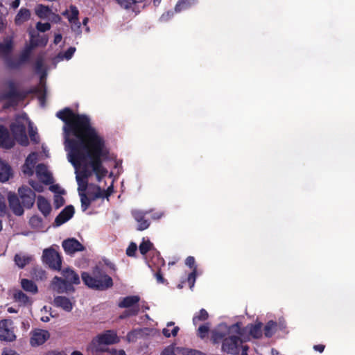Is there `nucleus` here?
Segmentation results:
<instances>
[{
  "instance_id": "f704fd0d",
  "label": "nucleus",
  "mask_w": 355,
  "mask_h": 355,
  "mask_svg": "<svg viewBox=\"0 0 355 355\" xmlns=\"http://www.w3.org/2000/svg\"><path fill=\"white\" fill-rule=\"evenodd\" d=\"M14 299L21 304H26L29 302L28 296L21 291H17L15 293Z\"/></svg>"
},
{
  "instance_id": "13d9d810",
  "label": "nucleus",
  "mask_w": 355,
  "mask_h": 355,
  "mask_svg": "<svg viewBox=\"0 0 355 355\" xmlns=\"http://www.w3.org/2000/svg\"><path fill=\"white\" fill-rule=\"evenodd\" d=\"M29 135H30V137L31 138L32 140L36 141L37 139H36V137H35V132L33 131V128H30V131H29Z\"/></svg>"
},
{
  "instance_id": "6e6552de",
  "label": "nucleus",
  "mask_w": 355,
  "mask_h": 355,
  "mask_svg": "<svg viewBox=\"0 0 355 355\" xmlns=\"http://www.w3.org/2000/svg\"><path fill=\"white\" fill-rule=\"evenodd\" d=\"M16 338L12 322L10 320L0 321V340L12 342Z\"/></svg>"
},
{
  "instance_id": "774afa93",
  "label": "nucleus",
  "mask_w": 355,
  "mask_h": 355,
  "mask_svg": "<svg viewBox=\"0 0 355 355\" xmlns=\"http://www.w3.org/2000/svg\"><path fill=\"white\" fill-rule=\"evenodd\" d=\"M54 15V20H55V21H59L61 19H60V16L56 15Z\"/></svg>"
},
{
  "instance_id": "3c124183",
  "label": "nucleus",
  "mask_w": 355,
  "mask_h": 355,
  "mask_svg": "<svg viewBox=\"0 0 355 355\" xmlns=\"http://www.w3.org/2000/svg\"><path fill=\"white\" fill-rule=\"evenodd\" d=\"M185 263L187 266L192 268L195 263V259L193 257H188L186 259Z\"/></svg>"
},
{
  "instance_id": "bf43d9fd",
  "label": "nucleus",
  "mask_w": 355,
  "mask_h": 355,
  "mask_svg": "<svg viewBox=\"0 0 355 355\" xmlns=\"http://www.w3.org/2000/svg\"><path fill=\"white\" fill-rule=\"evenodd\" d=\"M19 4H20V0H14L12 3L11 6L13 8L15 9L19 7Z\"/></svg>"
},
{
  "instance_id": "b1692460",
  "label": "nucleus",
  "mask_w": 355,
  "mask_h": 355,
  "mask_svg": "<svg viewBox=\"0 0 355 355\" xmlns=\"http://www.w3.org/2000/svg\"><path fill=\"white\" fill-rule=\"evenodd\" d=\"M12 175L10 166L0 159V181L2 182L8 181Z\"/></svg>"
},
{
  "instance_id": "680f3d73",
  "label": "nucleus",
  "mask_w": 355,
  "mask_h": 355,
  "mask_svg": "<svg viewBox=\"0 0 355 355\" xmlns=\"http://www.w3.org/2000/svg\"><path fill=\"white\" fill-rule=\"evenodd\" d=\"M271 355H283L279 351L275 349H271Z\"/></svg>"
},
{
  "instance_id": "603ef678",
  "label": "nucleus",
  "mask_w": 355,
  "mask_h": 355,
  "mask_svg": "<svg viewBox=\"0 0 355 355\" xmlns=\"http://www.w3.org/2000/svg\"><path fill=\"white\" fill-rule=\"evenodd\" d=\"M110 355H125V352L123 349H112Z\"/></svg>"
},
{
  "instance_id": "9d476101",
  "label": "nucleus",
  "mask_w": 355,
  "mask_h": 355,
  "mask_svg": "<svg viewBox=\"0 0 355 355\" xmlns=\"http://www.w3.org/2000/svg\"><path fill=\"white\" fill-rule=\"evenodd\" d=\"M139 301V297L137 295L128 296L123 298L122 300L119 303V306L122 308L131 309L125 311L123 315H121V318L136 315L139 311V307L137 305H136Z\"/></svg>"
},
{
  "instance_id": "6e6d98bb",
  "label": "nucleus",
  "mask_w": 355,
  "mask_h": 355,
  "mask_svg": "<svg viewBox=\"0 0 355 355\" xmlns=\"http://www.w3.org/2000/svg\"><path fill=\"white\" fill-rule=\"evenodd\" d=\"M62 37L60 34H56L54 38V43L55 44H59L62 41Z\"/></svg>"
},
{
  "instance_id": "a878e982",
  "label": "nucleus",
  "mask_w": 355,
  "mask_h": 355,
  "mask_svg": "<svg viewBox=\"0 0 355 355\" xmlns=\"http://www.w3.org/2000/svg\"><path fill=\"white\" fill-rule=\"evenodd\" d=\"M37 205L39 210L46 216L51 212V207L49 201L45 199L43 196H38L37 200Z\"/></svg>"
},
{
  "instance_id": "7ed1b4c3",
  "label": "nucleus",
  "mask_w": 355,
  "mask_h": 355,
  "mask_svg": "<svg viewBox=\"0 0 355 355\" xmlns=\"http://www.w3.org/2000/svg\"><path fill=\"white\" fill-rule=\"evenodd\" d=\"M82 279L88 287L98 290L107 289L113 284L112 278L98 269L94 270L92 275L83 272Z\"/></svg>"
},
{
  "instance_id": "0eeeda50",
  "label": "nucleus",
  "mask_w": 355,
  "mask_h": 355,
  "mask_svg": "<svg viewBox=\"0 0 355 355\" xmlns=\"http://www.w3.org/2000/svg\"><path fill=\"white\" fill-rule=\"evenodd\" d=\"M30 44L27 46L21 55V60H25L29 55L33 48L37 46H44L48 42L45 35H40L35 31H30Z\"/></svg>"
},
{
  "instance_id": "dca6fc26",
  "label": "nucleus",
  "mask_w": 355,
  "mask_h": 355,
  "mask_svg": "<svg viewBox=\"0 0 355 355\" xmlns=\"http://www.w3.org/2000/svg\"><path fill=\"white\" fill-rule=\"evenodd\" d=\"M74 301L64 296H58L54 299L55 306L62 309L67 312H70L73 307Z\"/></svg>"
},
{
  "instance_id": "37998d69",
  "label": "nucleus",
  "mask_w": 355,
  "mask_h": 355,
  "mask_svg": "<svg viewBox=\"0 0 355 355\" xmlns=\"http://www.w3.org/2000/svg\"><path fill=\"white\" fill-rule=\"evenodd\" d=\"M137 249V246L135 243H131L126 250L128 256H133Z\"/></svg>"
},
{
  "instance_id": "de8ad7c7",
  "label": "nucleus",
  "mask_w": 355,
  "mask_h": 355,
  "mask_svg": "<svg viewBox=\"0 0 355 355\" xmlns=\"http://www.w3.org/2000/svg\"><path fill=\"white\" fill-rule=\"evenodd\" d=\"M117 1L125 8H128L135 3V0H117Z\"/></svg>"
},
{
  "instance_id": "ea45409f",
  "label": "nucleus",
  "mask_w": 355,
  "mask_h": 355,
  "mask_svg": "<svg viewBox=\"0 0 355 355\" xmlns=\"http://www.w3.org/2000/svg\"><path fill=\"white\" fill-rule=\"evenodd\" d=\"M36 28L38 31L44 33L45 31H49L51 28V25L49 23L38 22L36 24Z\"/></svg>"
},
{
  "instance_id": "338daca9",
  "label": "nucleus",
  "mask_w": 355,
  "mask_h": 355,
  "mask_svg": "<svg viewBox=\"0 0 355 355\" xmlns=\"http://www.w3.org/2000/svg\"><path fill=\"white\" fill-rule=\"evenodd\" d=\"M71 355H83V354L78 351H74L71 353Z\"/></svg>"
},
{
  "instance_id": "09e8293b",
  "label": "nucleus",
  "mask_w": 355,
  "mask_h": 355,
  "mask_svg": "<svg viewBox=\"0 0 355 355\" xmlns=\"http://www.w3.org/2000/svg\"><path fill=\"white\" fill-rule=\"evenodd\" d=\"M174 346H168L162 353V355H175Z\"/></svg>"
},
{
  "instance_id": "39448f33",
  "label": "nucleus",
  "mask_w": 355,
  "mask_h": 355,
  "mask_svg": "<svg viewBox=\"0 0 355 355\" xmlns=\"http://www.w3.org/2000/svg\"><path fill=\"white\" fill-rule=\"evenodd\" d=\"M28 123L26 115L23 114L17 117L16 121L10 126L16 140L22 146H26L28 144L26 135V125Z\"/></svg>"
},
{
  "instance_id": "e433bc0d",
  "label": "nucleus",
  "mask_w": 355,
  "mask_h": 355,
  "mask_svg": "<svg viewBox=\"0 0 355 355\" xmlns=\"http://www.w3.org/2000/svg\"><path fill=\"white\" fill-rule=\"evenodd\" d=\"M208 318V313L205 309H201L198 314H196L193 318V322L195 325L200 321H204Z\"/></svg>"
},
{
  "instance_id": "c03bdc74",
  "label": "nucleus",
  "mask_w": 355,
  "mask_h": 355,
  "mask_svg": "<svg viewBox=\"0 0 355 355\" xmlns=\"http://www.w3.org/2000/svg\"><path fill=\"white\" fill-rule=\"evenodd\" d=\"M6 205L3 196L0 193V216L6 214Z\"/></svg>"
},
{
  "instance_id": "4d7b16f0",
  "label": "nucleus",
  "mask_w": 355,
  "mask_h": 355,
  "mask_svg": "<svg viewBox=\"0 0 355 355\" xmlns=\"http://www.w3.org/2000/svg\"><path fill=\"white\" fill-rule=\"evenodd\" d=\"M37 272L39 273V277L42 279L44 278H46V274L44 270L42 269L35 270V272Z\"/></svg>"
},
{
  "instance_id": "473e14b6",
  "label": "nucleus",
  "mask_w": 355,
  "mask_h": 355,
  "mask_svg": "<svg viewBox=\"0 0 355 355\" xmlns=\"http://www.w3.org/2000/svg\"><path fill=\"white\" fill-rule=\"evenodd\" d=\"M21 286L24 290L32 293H36L37 292V286L31 280L23 279L21 282Z\"/></svg>"
},
{
  "instance_id": "7c9ffc66",
  "label": "nucleus",
  "mask_w": 355,
  "mask_h": 355,
  "mask_svg": "<svg viewBox=\"0 0 355 355\" xmlns=\"http://www.w3.org/2000/svg\"><path fill=\"white\" fill-rule=\"evenodd\" d=\"M28 223L31 228L36 230H40L44 227L42 218L37 215L31 216L29 219Z\"/></svg>"
},
{
  "instance_id": "a19ab883",
  "label": "nucleus",
  "mask_w": 355,
  "mask_h": 355,
  "mask_svg": "<svg viewBox=\"0 0 355 355\" xmlns=\"http://www.w3.org/2000/svg\"><path fill=\"white\" fill-rule=\"evenodd\" d=\"M29 184L33 187V189L37 192H42L44 190V187L41 183L35 182L32 180L28 181Z\"/></svg>"
},
{
  "instance_id": "f3484780",
  "label": "nucleus",
  "mask_w": 355,
  "mask_h": 355,
  "mask_svg": "<svg viewBox=\"0 0 355 355\" xmlns=\"http://www.w3.org/2000/svg\"><path fill=\"white\" fill-rule=\"evenodd\" d=\"M9 205L15 215L21 216L24 214V209L21 205L17 196L13 193L8 194Z\"/></svg>"
},
{
  "instance_id": "c85d7f7f",
  "label": "nucleus",
  "mask_w": 355,
  "mask_h": 355,
  "mask_svg": "<svg viewBox=\"0 0 355 355\" xmlns=\"http://www.w3.org/2000/svg\"><path fill=\"white\" fill-rule=\"evenodd\" d=\"M33 259V257L28 254H17L15 256V262L19 268H24Z\"/></svg>"
},
{
  "instance_id": "052dcab7",
  "label": "nucleus",
  "mask_w": 355,
  "mask_h": 355,
  "mask_svg": "<svg viewBox=\"0 0 355 355\" xmlns=\"http://www.w3.org/2000/svg\"><path fill=\"white\" fill-rule=\"evenodd\" d=\"M314 349L320 352H322L324 349V346L322 345H315Z\"/></svg>"
},
{
  "instance_id": "6ab92c4d",
  "label": "nucleus",
  "mask_w": 355,
  "mask_h": 355,
  "mask_svg": "<svg viewBox=\"0 0 355 355\" xmlns=\"http://www.w3.org/2000/svg\"><path fill=\"white\" fill-rule=\"evenodd\" d=\"M6 92L4 94H0V100L7 99L9 101L8 105H12L14 103L16 98L17 92L14 83L10 82L6 85Z\"/></svg>"
},
{
  "instance_id": "aec40b11",
  "label": "nucleus",
  "mask_w": 355,
  "mask_h": 355,
  "mask_svg": "<svg viewBox=\"0 0 355 355\" xmlns=\"http://www.w3.org/2000/svg\"><path fill=\"white\" fill-rule=\"evenodd\" d=\"M62 274L64 277V282L68 286L71 284H78L80 283L79 277L73 270L66 268L62 270Z\"/></svg>"
},
{
  "instance_id": "1a4fd4ad",
  "label": "nucleus",
  "mask_w": 355,
  "mask_h": 355,
  "mask_svg": "<svg viewBox=\"0 0 355 355\" xmlns=\"http://www.w3.org/2000/svg\"><path fill=\"white\" fill-rule=\"evenodd\" d=\"M62 15L66 17L71 24V30L77 34L81 33V24L78 20L79 11L74 6H70L68 9L63 12Z\"/></svg>"
},
{
  "instance_id": "cd10ccee",
  "label": "nucleus",
  "mask_w": 355,
  "mask_h": 355,
  "mask_svg": "<svg viewBox=\"0 0 355 355\" xmlns=\"http://www.w3.org/2000/svg\"><path fill=\"white\" fill-rule=\"evenodd\" d=\"M31 17V12L26 8H21L15 17V23L18 25L22 24L28 21Z\"/></svg>"
},
{
  "instance_id": "8fccbe9b",
  "label": "nucleus",
  "mask_w": 355,
  "mask_h": 355,
  "mask_svg": "<svg viewBox=\"0 0 355 355\" xmlns=\"http://www.w3.org/2000/svg\"><path fill=\"white\" fill-rule=\"evenodd\" d=\"M1 355H19L16 351L12 349H3Z\"/></svg>"
},
{
  "instance_id": "c756f323",
  "label": "nucleus",
  "mask_w": 355,
  "mask_h": 355,
  "mask_svg": "<svg viewBox=\"0 0 355 355\" xmlns=\"http://www.w3.org/2000/svg\"><path fill=\"white\" fill-rule=\"evenodd\" d=\"M51 190L53 192L57 193L54 197V203L57 208H59L60 207L62 206L64 203V200L63 197L60 195L64 193V191L59 188L58 186H51Z\"/></svg>"
},
{
  "instance_id": "393cba45",
  "label": "nucleus",
  "mask_w": 355,
  "mask_h": 355,
  "mask_svg": "<svg viewBox=\"0 0 355 355\" xmlns=\"http://www.w3.org/2000/svg\"><path fill=\"white\" fill-rule=\"evenodd\" d=\"M14 145V141L8 137L7 130L3 126H0V146L10 148Z\"/></svg>"
},
{
  "instance_id": "5701e85b",
  "label": "nucleus",
  "mask_w": 355,
  "mask_h": 355,
  "mask_svg": "<svg viewBox=\"0 0 355 355\" xmlns=\"http://www.w3.org/2000/svg\"><path fill=\"white\" fill-rule=\"evenodd\" d=\"M261 322H257L255 324H251L247 326L244 329H241L243 334H244L245 331H248L249 335L252 338H260L262 335L261 331Z\"/></svg>"
},
{
  "instance_id": "5fc2aeb1",
  "label": "nucleus",
  "mask_w": 355,
  "mask_h": 355,
  "mask_svg": "<svg viewBox=\"0 0 355 355\" xmlns=\"http://www.w3.org/2000/svg\"><path fill=\"white\" fill-rule=\"evenodd\" d=\"M183 353L187 355H197L199 354L200 352L195 350H189V349H184Z\"/></svg>"
},
{
  "instance_id": "49530a36",
  "label": "nucleus",
  "mask_w": 355,
  "mask_h": 355,
  "mask_svg": "<svg viewBox=\"0 0 355 355\" xmlns=\"http://www.w3.org/2000/svg\"><path fill=\"white\" fill-rule=\"evenodd\" d=\"M196 268L193 269V272L189 275L188 277V282L190 284V288L192 289V288L194 286L195 281H196Z\"/></svg>"
},
{
  "instance_id": "423d86ee",
  "label": "nucleus",
  "mask_w": 355,
  "mask_h": 355,
  "mask_svg": "<svg viewBox=\"0 0 355 355\" xmlns=\"http://www.w3.org/2000/svg\"><path fill=\"white\" fill-rule=\"evenodd\" d=\"M42 261L54 270L61 268V258L58 252L53 248H46L43 250Z\"/></svg>"
},
{
  "instance_id": "0e129e2a",
  "label": "nucleus",
  "mask_w": 355,
  "mask_h": 355,
  "mask_svg": "<svg viewBox=\"0 0 355 355\" xmlns=\"http://www.w3.org/2000/svg\"><path fill=\"white\" fill-rule=\"evenodd\" d=\"M8 311L9 313H17V310H15V309L14 308H12V307H9V308L8 309Z\"/></svg>"
},
{
  "instance_id": "9b49d317",
  "label": "nucleus",
  "mask_w": 355,
  "mask_h": 355,
  "mask_svg": "<svg viewBox=\"0 0 355 355\" xmlns=\"http://www.w3.org/2000/svg\"><path fill=\"white\" fill-rule=\"evenodd\" d=\"M50 338L48 331L40 329H35L30 332V345L32 347H37L43 345Z\"/></svg>"
},
{
  "instance_id": "864d4df0",
  "label": "nucleus",
  "mask_w": 355,
  "mask_h": 355,
  "mask_svg": "<svg viewBox=\"0 0 355 355\" xmlns=\"http://www.w3.org/2000/svg\"><path fill=\"white\" fill-rule=\"evenodd\" d=\"M173 15V12L171 11H168L166 13H164L162 15L161 17V20L162 21H166L170 17H171Z\"/></svg>"
},
{
  "instance_id": "c9c22d12",
  "label": "nucleus",
  "mask_w": 355,
  "mask_h": 355,
  "mask_svg": "<svg viewBox=\"0 0 355 355\" xmlns=\"http://www.w3.org/2000/svg\"><path fill=\"white\" fill-rule=\"evenodd\" d=\"M12 48V40L11 38L5 40L3 44H0V53H7Z\"/></svg>"
},
{
  "instance_id": "a18cd8bd",
  "label": "nucleus",
  "mask_w": 355,
  "mask_h": 355,
  "mask_svg": "<svg viewBox=\"0 0 355 355\" xmlns=\"http://www.w3.org/2000/svg\"><path fill=\"white\" fill-rule=\"evenodd\" d=\"M209 327L206 325H202L198 328V336L200 338H204L207 335L209 331Z\"/></svg>"
},
{
  "instance_id": "72a5a7b5",
  "label": "nucleus",
  "mask_w": 355,
  "mask_h": 355,
  "mask_svg": "<svg viewBox=\"0 0 355 355\" xmlns=\"http://www.w3.org/2000/svg\"><path fill=\"white\" fill-rule=\"evenodd\" d=\"M174 325V323L172 322H169L167 323L166 327L163 329L162 333L164 336L166 338H169L171 336H175L179 331L178 327H173V329L171 330L170 327Z\"/></svg>"
},
{
  "instance_id": "f8f14e48",
  "label": "nucleus",
  "mask_w": 355,
  "mask_h": 355,
  "mask_svg": "<svg viewBox=\"0 0 355 355\" xmlns=\"http://www.w3.org/2000/svg\"><path fill=\"white\" fill-rule=\"evenodd\" d=\"M18 193L24 206L28 208L33 206L35 200V194L30 188L21 187L18 189Z\"/></svg>"
},
{
  "instance_id": "2f4dec72",
  "label": "nucleus",
  "mask_w": 355,
  "mask_h": 355,
  "mask_svg": "<svg viewBox=\"0 0 355 355\" xmlns=\"http://www.w3.org/2000/svg\"><path fill=\"white\" fill-rule=\"evenodd\" d=\"M196 3L195 0H180L175 6V11L176 12H181L191 7Z\"/></svg>"
},
{
  "instance_id": "412c9836",
  "label": "nucleus",
  "mask_w": 355,
  "mask_h": 355,
  "mask_svg": "<svg viewBox=\"0 0 355 355\" xmlns=\"http://www.w3.org/2000/svg\"><path fill=\"white\" fill-rule=\"evenodd\" d=\"M147 213L139 210H135L132 212L135 219L138 223L137 229L140 231L147 229L149 226L148 221L144 219V215Z\"/></svg>"
},
{
  "instance_id": "58836bf2",
  "label": "nucleus",
  "mask_w": 355,
  "mask_h": 355,
  "mask_svg": "<svg viewBox=\"0 0 355 355\" xmlns=\"http://www.w3.org/2000/svg\"><path fill=\"white\" fill-rule=\"evenodd\" d=\"M277 324L273 321H269L265 327V335L267 337L271 336L276 329Z\"/></svg>"
},
{
  "instance_id": "f257e3e1",
  "label": "nucleus",
  "mask_w": 355,
  "mask_h": 355,
  "mask_svg": "<svg viewBox=\"0 0 355 355\" xmlns=\"http://www.w3.org/2000/svg\"><path fill=\"white\" fill-rule=\"evenodd\" d=\"M56 115L65 123L63 128L65 150L69 162L75 168L81 207L85 211L92 201L108 198L112 191V186L105 189L104 187L88 184V178L93 173L101 182L107 173L101 164V158L106 153L104 141L91 126L87 116L76 114L68 108Z\"/></svg>"
},
{
  "instance_id": "e2e57ef3",
  "label": "nucleus",
  "mask_w": 355,
  "mask_h": 355,
  "mask_svg": "<svg viewBox=\"0 0 355 355\" xmlns=\"http://www.w3.org/2000/svg\"><path fill=\"white\" fill-rule=\"evenodd\" d=\"M156 278H157V280L158 282H163V277H162V275L159 274V273H157L156 274Z\"/></svg>"
},
{
  "instance_id": "4468645a",
  "label": "nucleus",
  "mask_w": 355,
  "mask_h": 355,
  "mask_svg": "<svg viewBox=\"0 0 355 355\" xmlns=\"http://www.w3.org/2000/svg\"><path fill=\"white\" fill-rule=\"evenodd\" d=\"M37 160V154L33 153L26 158L24 164L22 166L21 171L24 175L31 176L33 175L35 165Z\"/></svg>"
},
{
  "instance_id": "2eb2a0df",
  "label": "nucleus",
  "mask_w": 355,
  "mask_h": 355,
  "mask_svg": "<svg viewBox=\"0 0 355 355\" xmlns=\"http://www.w3.org/2000/svg\"><path fill=\"white\" fill-rule=\"evenodd\" d=\"M35 173L40 181L44 184H48L51 182L52 178L47 167L42 164H38L35 168Z\"/></svg>"
},
{
  "instance_id": "4be33fe9",
  "label": "nucleus",
  "mask_w": 355,
  "mask_h": 355,
  "mask_svg": "<svg viewBox=\"0 0 355 355\" xmlns=\"http://www.w3.org/2000/svg\"><path fill=\"white\" fill-rule=\"evenodd\" d=\"M51 288L58 293H62L70 290V287L66 284L64 279L55 277L51 283Z\"/></svg>"
},
{
  "instance_id": "a211bd4d",
  "label": "nucleus",
  "mask_w": 355,
  "mask_h": 355,
  "mask_svg": "<svg viewBox=\"0 0 355 355\" xmlns=\"http://www.w3.org/2000/svg\"><path fill=\"white\" fill-rule=\"evenodd\" d=\"M74 214V209L72 206L65 207L62 212L56 217L55 223L57 226H60L69 220Z\"/></svg>"
},
{
  "instance_id": "f03ea898",
  "label": "nucleus",
  "mask_w": 355,
  "mask_h": 355,
  "mask_svg": "<svg viewBox=\"0 0 355 355\" xmlns=\"http://www.w3.org/2000/svg\"><path fill=\"white\" fill-rule=\"evenodd\" d=\"M211 338L215 343L222 342V351L231 354L248 355V347L243 345L246 338L243 336L239 322L227 326L220 324L211 333Z\"/></svg>"
},
{
  "instance_id": "4c0bfd02",
  "label": "nucleus",
  "mask_w": 355,
  "mask_h": 355,
  "mask_svg": "<svg viewBox=\"0 0 355 355\" xmlns=\"http://www.w3.org/2000/svg\"><path fill=\"white\" fill-rule=\"evenodd\" d=\"M153 243L149 241L143 240L142 243L139 245V249L142 254H145L147 252L153 248Z\"/></svg>"
},
{
  "instance_id": "ddd939ff",
  "label": "nucleus",
  "mask_w": 355,
  "mask_h": 355,
  "mask_svg": "<svg viewBox=\"0 0 355 355\" xmlns=\"http://www.w3.org/2000/svg\"><path fill=\"white\" fill-rule=\"evenodd\" d=\"M62 247L69 254H74L76 252L83 251V245L75 239H68L62 242Z\"/></svg>"
},
{
  "instance_id": "bb28decb",
  "label": "nucleus",
  "mask_w": 355,
  "mask_h": 355,
  "mask_svg": "<svg viewBox=\"0 0 355 355\" xmlns=\"http://www.w3.org/2000/svg\"><path fill=\"white\" fill-rule=\"evenodd\" d=\"M35 14L42 19L49 18L53 15L51 10L48 7L42 4L37 5L35 8Z\"/></svg>"
},
{
  "instance_id": "79ce46f5",
  "label": "nucleus",
  "mask_w": 355,
  "mask_h": 355,
  "mask_svg": "<svg viewBox=\"0 0 355 355\" xmlns=\"http://www.w3.org/2000/svg\"><path fill=\"white\" fill-rule=\"evenodd\" d=\"M76 51V49L74 47H70L63 55H61V58H65L66 60H69L73 56V53Z\"/></svg>"
},
{
  "instance_id": "20e7f679",
  "label": "nucleus",
  "mask_w": 355,
  "mask_h": 355,
  "mask_svg": "<svg viewBox=\"0 0 355 355\" xmlns=\"http://www.w3.org/2000/svg\"><path fill=\"white\" fill-rule=\"evenodd\" d=\"M118 341L114 331H107L94 338L88 347V349L92 352H103L105 345H111Z\"/></svg>"
},
{
  "instance_id": "69168bd1",
  "label": "nucleus",
  "mask_w": 355,
  "mask_h": 355,
  "mask_svg": "<svg viewBox=\"0 0 355 355\" xmlns=\"http://www.w3.org/2000/svg\"><path fill=\"white\" fill-rule=\"evenodd\" d=\"M41 320H42V321H43V322H49V317H47V316H46V317H42V318H41Z\"/></svg>"
}]
</instances>
